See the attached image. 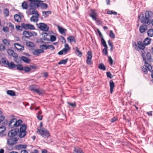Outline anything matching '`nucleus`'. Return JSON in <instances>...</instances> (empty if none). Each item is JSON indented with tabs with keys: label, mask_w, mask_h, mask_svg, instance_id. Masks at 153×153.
<instances>
[{
	"label": "nucleus",
	"mask_w": 153,
	"mask_h": 153,
	"mask_svg": "<svg viewBox=\"0 0 153 153\" xmlns=\"http://www.w3.org/2000/svg\"><path fill=\"white\" fill-rule=\"evenodd\" d=\"M6 67H7L9 69H13L15 68L16 67V65L13 62H8L7 64V66H6Z\"/></svg>",
	"instance_id": "nucleus-21"
},
{
	"label": "nucleus",
	"mask_w": 153,
	"mask_h": 153,
	"mask_svg": "<svg viewBox=\"0 0 153 153\" xmlns=\"http://www.w3.org/2000/svg\"><path fill=\"white\" fill-rule=\"evenodd\" d=\"M107 48H105L103 49L102 51L103 53V54H105V55H106L108 54V52L107 50Z\"/></svg>",
	"instance_id": "nucleus-57"
},
{
	"label": "nucleus",
	"mask_w": 153,
	"mask_h": 153,
	"mask_svg": "<svg viewBox=\"0 0 153 153\" xmlns=\"http://www.w3.org/2000/svg\"><path fill=\"white\" fill-rule=\"evenodd\" d=\"M1 62L3 64L5 65V66L6 67V66H7V64H8L9 62L6 58H2L1 59Z\"/></svg>",
	"instance_id": "nucleus-35"
},
{
	"label": "nucleus",
	"mask_w": 153,
	"mask_h": 153,
	"mask_svg": "<svg viewBox=\"0 0 153 153\" xmlns=\"http://www.w3.org/2000/svg\"><path fill=\"white\" fill-rule=\"evenodd\" d=\"M14 46L15 48L17 50H20L21 51H23L24 49V48L23 46H21L18 43H16L14 44Z\"/></svg>",
	"instance_id": "nucleus-19"
},
{
	"label": "nucleus",
	"mask_w": 153,
	"mask_h": 153,
	"mask_svg": "<svg viewBox=\"0 0 153 153\" xmlns=\"http://www.w3.org/2000/svg\"><path fill=\"white\" fill-rule=\"evenodd\" d=\"M31 70L30 68L28 67H25L23 68V71L25 73H27Z\"/></svg>",
	"instance_id": "nucleus-48"
},
{
	"label": "nucleus",
	"mask_w": 153,
	"mask_h": 153,
	"mask_svg": "<svg viewBox=\"0 0 153 153\" xmlns=\"http://www.w3.org/2000/svg\"><path fill=\"white\" fill-rule=\"evenodd\" d=\"M22 6L23 9H27L28 7L27 4L25 1L22 3Z\"/></svg>",
	"instance_id": "nucleus-45"
},
{
	"label": "nucleus",
	"mask_w": 153,
	"mask_h": 153,
	"mask_svg": "<svg viewBox=\"0 0 153 153\" xmlns=\"http://www.w3.org/2000/svg\"><path fill=\"white\" fill-rule=\"evenodd\" d=\"M32 14H35L36 15V16H39V14L36 10L33 9L32 11Z\"/></svg>",
	"instance_id": "nucleus-58"
},
{
	"label": "nucleus",
	"mask_w": 153,
	"mask_h": 153,
	"mask_svg": "<svg viewBox=\"0 0 153 153\" xmlns=\"http://www.w3.org/2000/svg\"><path fill=\"white\" fill-rule=\"evenodd\" d=\"M50 40L51 42H54L56 40V37L54 35H51L50 39Z\"/></svg>",
	"instance_id": "nucleus-54"
},
{
	"label": "nucleus",
	"mask_w": 153,
	"mask_h": 153,
	"mask_svg": "<svg viewBox=\"0 0 153 153\" xmlns=\"http://www.w3.org/2000/svg\"><path fill=\"white\" fill-rule=\"evenodd\" d=\"M142 72L145 74H147L148 73L147 69L146 68H144L143 66L142 68Z\"/></svg>",
	"instance_id": "nucleus-55"
},
{
	"label": "nucleus",
	"mask_w": 153,
	"mask_h": 153,
	"mask_svg": "<svg viewBox=\"0 0 153 153\" xmlns=\"http://www.w3.org/2000/svg\"><path fill=\"white\" fill-rule=\"evenodd\" d=\"M23 28L25 29H30L32 30H34L35 28L34 26L30 24H25V23H22L21 24Z\"/></svg>",
	"instance_id": "nucleus-9"
},
{
	"label": "nucleus",
	"mask_w": 153,
	"mask_h": 153,
	"mask_svg": "<svg viewBox=\"0 0 153 153\" xmlns=\"http://www.w3.org/2000/svg\"><path fill=\"white\" fill-rule=\"evenodd\" d=\"M67 103L70 105L72 107L75 108L76 106V102H74V103H72L69 102H68Z\"/></svg>",
	"instance_id": "nucleus-52"
},
{
	"label": "nucleus",
	"mask_w": 153,
	"mask_h": 153,
	"mask_svg": "<svg viewBox=\"0 0 153 153\" xmlns=\"http://www.w3.org/2000/svg\"><path fill=\"white\" fill-rule=\"evenodd\" d=\"M16 67L17 70L21 71H23L24 67L22 65L17 64L16 65Z\"/></svg>",
	"instance_id": "nucleus-40"
},
{
	"label": "nucleus",
	"mask_w": 153,
	"mask_h": 153,
	"mask_svg": "<svg viewBox=\"0 0 153 153\" xmlns=\"http://www.w3.org/2000/svg\"><path fill=\"white\" fill-rule=\"evenodd\" d=\"M153 13L150 11H147L145 14H142L138 16L140 22L143 24L149 25L151 22L153 26Z\"/></svg>",
	"instance_id": "nucleus-1"
},
{
	"label": "nucleus",
	"mask_w": 153,
	"mask_h": 153,
	"mask_svg": "<svg viewBox=\"0 0 153 153\" xmlns=\"http://www.w3.org/2000/svg\"><path fill=\"white\" fill-rule=\"evenodd\" d=\"M57 27L59 33L65 36L66 35V32L67 31V29L63 28L59 25H57Z\"/></svg>",
	"instance_id": "nucleus-12"
},
{
	"label": "nucleus",
	"mask_w": 153,
	"mask_h": 153,
	"mask_svg": "<svg viewBox=\"0 0 153 153\" xmlns=\"http://www.w3.org/2000/svg\"><path fill=\"white\" fill-rule=\"evenodd\" d=\"M147 59L148 61H150L152 59L151 54L149 53H147L146 55Z\"/></svg>",
	"instance_id": "nucleus-53"
},
{
	"label": "nucleus",
	"mask_w": 153,
	"mask_h": 153,
	"mask_svg": "<svg viewBox=\"0 0 153 153\" xmlns=\"http://www.w3.org/2000/svg\"><path fill=\"white\" fill-rule=\"evenodd\" d=\"M101 43L105 48H108L106 42L103 38H101Z\"/></svg>",
	"instance_id": "nucleus-42"
},
{
	"label": "nucleus",
	"mask_w": 153,
	"mask_h": 153,
	"mask_svg": "<svg viewBox=\"0 0 153 153\" xmlns=\"http://www.w3.org/2000/svg\"><path fill=\"white\" fill-rule=\"evenodd\" d=\"M74 151L75 153H84L82 149L80 148L74 147Z\"/></svg>",
	"instance_id": "nucleus-27"
},
{
	"label": "nucleus",
	"mask_w": 153,
	"mask_h": 153,
	"mask_svg": "<svg viewBox=\"0 0 153 153\" xmlns=\"http://www.w3.org/2000/svg\"><path fill=\"white\" fill-rule=\"evenodd\" d=\"M90 10L91 13L89 15L92 18L93 20L97 22H99L100 21L97 19V14L95 10L91 9Z\"/></svg>",
	"instance_id": "nucleus-4"
},
{
	"label": "nucleus",
	"mask_w": 153,
	"mask_h": 153,
	"mask_svg": "<svg viewBox=\"0 0 153 153\" xmlns=\"http://www.w3.org/2000/svg\"><path fill=\"white\" fill-rule=\"evenodd\" d=\"M26 45L27 46L30 47H33L35 45L33 43L30 42H27L26 43Z\"/></svg>",
	"instance_id": "nucleus-38"
},
{
	"label": "nucleus",
	"mask_w": 153,
	"mask_h": 153,
	"mask_svg": "<svg viewBox=\"0 0 153 153\" xmlns=\"http://www.w3.org/2000/svg\"><path fill=\"white\" fill-rule=\"evenodd\" d=\"M22 123V121L21 120L19 119L17 120L16 119V118L15 123L13 125L15 126V127H17L20 126H21L22 125L21 124Z\"/></svg>",
	"instance_id": "nucleus-18"
},
{
	"label": "nucleus",
	"mask_w": 153,
	"mask_h": 153,
	"mask_svg": "<svg viewBox=\"0 0 153 153\" xmlns=\"http://www.w3.org/2000/svg\"><path fill=\"white\" fill-rule=\"evenodd\" d=\"M37 27L42 31H47L49 30V27L46 24L43 23H40L39 24H36Z\"/></svg>",
	"instance_id": "nucleus-5"
},
{
	"label": "nucleus",
	"mask_w": 153,
	"mask_h": 153,
	"mask_svg": "<svg viewBox=\"0 0 153 153\" xmlns=\"http://www.w3.org/2000/svg\"><path fill=\"white\" fill-rule=\"evenodd\" d=\"M70 49L71 48L69 47L68 45V44H66L65 45V48L62 50L64 52V54H66Z\"/></svg>",
	"instance_id": "nucleus-16"
},
{
	"label": "nucleus",
	"mask_w": 153,
	"mask_h": 153,
	"mask_svg": "<svg viewBox=\"0 0 153 153\" xmlns=\"http://www.w3.org/2000/svg\"><path fill=\"white\" fill-rule=\"evenodd\" d=\"M92 57V54L91 51H88L87 54L86 60V63L89 65H91L92 64L91 59Z\"/></svg>",
	"instance_id": "nucleus-8"
},
{
	"label": "nucleus",
	"mask_w": 153,
	"mask_h": 153,
	"mask_svg": "<svg viewBox=\"0 0 153 153\" xmlns=\"http://www.w3.org/2000/svg\"><path fill=\"white\" fill-rule=\"evenodd\" d=\"M145 64L144 65V66L149 71H151L152 68L151 65L146 61H145Z\"/></svg>",
	"instance_id": "nucleus-28"
},
{
	"label": "nucleus",
	"mask_w": 153,
	"mask_h": 153,
	"mask_svg": "<svg viewBox=\"0 0 153 153\" xmlns=\"http://www.w3.org/2000/svg\"><path fill=\"white\" fill-rule=\"evenodd\" d=\"M109 85L110 87V92L111 94H112L114 88L115 87L114 83L112 80H111L110 81Z\"/></svg>",
	"instance_id": "nucleus-15"
},
{
	"label": "nucleus",
	"mask_w": 153,
	"mask_h": 153,
	"mask_svg": "<svg viewBox=\"0 0 153 153\" xmlns=\"http://www.w3.org/2000/svg\"><path fill=\"white\" fill-rule=\"evenodd\" d=\"M7 52L8 54L10 56L14 52L11 49H8Z\"/></svg>",
	"instance_id": "nucleus-64"
},
{
	"label": "nucleus",
	"mask_w": 153,
	"mask_h": 153,
	"mask_svg": "<svg viewBox=\"0 0 153 153\" xmlns=\"http://www.w3.org/2000/svg\"><path fill=\"white\" fill-rule=\"evenodd\" d=\"M137 45L138 48L139 49L144 50L145 48V45H144V43H143L141 41H139L137 42Z\"/></svg>",
	"instance_id": "nucleus-13"
},
{
	"label": "nucleus",
	"mask_w": 153,
	"mask_h": 153,
	"mask_svg": "<svg viewBox=\"0 0 153 153\" xmlns=\"http://www.w3.org/2000/svg\"><path fill=\"white\" fill-rule=\"evenodd\" d=\"M51 13V12L50 11H44L42 12L43 16H44L45 18L48 16Z\"/></svg>",
	"instance_id": "nucleus-32"
},
{
	"label": "nucleus",
	"mask_w": 153,
	"mask_h": 153,
	"mask_svg": "<svg viewBox=\"0 0 153 153\" xmlns=\"http://www.w3.org/2000/svg\"><path fill=\"white\" fill-rule=\"evenodd\" d=\"M98 68L100 69L103 71H105L106 69L105 66L102 63H100L99 65Z\"/></svg>",
	"instance_id": "nucleus-30"
},
{
	"label": "nucleus",
	"mask_w": 153,
	"mask_h": 153,
	"mask_svg": "<svg viewBox=\"0 0 153 153\" xmlns=\"http://www.w3.org/2000/svg\"><path fill=\"white\" fill-rule=\"evenodd\" d=\"M147 34L149 37H152L153 36V29H149L148 31Z\"/></svg>",
	"instance_id": "nucleus-34"
},
{
	"label": "nucleus",
	"mask_w": 153,
	"mask_h": 153,
	"mask_svg": "<svg viewBox=\"0 0 153 153\" xmlns=\"http://www.w3.org/2000/svg\"><path fill=\"white\" fill-rule=\"evenodd\" d=\"M21 59L24 62L26 63H28L30 62V59L26 57L22 56L20 57Z\"/></svg>",
	"instance_id": "nucleus-17"
},
{
	"label": "nucleus",
	"mask_w": 153,
	"mask_h": 153,
	"mask_svg": "<svg viewBox=\"0 0 153 153\" xmlns=\"http://www.w3.org/2000/svg\"><path fill=\"white\" fill-rule=\"evenodd\" d=\"M55 49V47L54 46L52 45H47V49H51V50H53Z\"/></svg>",
	"instance_id": "nucleus-49"
},
{
	"label": "nucleus",
	"mask_w": 153,
	"mask_h": 153,
	"mask_svg": "<svg viewBox=\"0 0 153 153\" xmlns=\"http://www.w3.org/2000/svg\"><path fill=\"white\" fill-rule=\"evenodd\" d=\"M7 94L11 96H14L15 95V92L12 90H8L7 91Z\"/></svg>",
	"instance_id": "nucleus-39"
},
{
	"label": "nucleus",
	"mask_w": 153,
	"mask_h": 153,
	"mask_svg": "<svg viewBox=\"0 0 153 153\" xmlns=\"http://www.w3.org/2000/svg\"><path fill=\"white\" fill-rule=\"evenodd\" d=\"M3 43L6 45H10V42L9 40L6 39H4L3 40Z\"/></svg>",
	"instance_id": "nucleus-41"
},
{
	"label": "nucleus",
	"mask_w": 153,
	"mask_h": 153,
	"mask_svg": "<svg viewBox=\"0 0 153 153\" xmlns=\"http://www.w3.org/2000/svg\"><path fill=\"white\" fill-rule=\"evenodd\" d=\"M14 19L17 22H20L21 21L20 16L18 14H15L14 16Z\"/></svg>",
	"instance_id": "nucleus-29"
},
{
	"label": "nucleus",
	"mask_w": 153,
	"mask_h": 153,
	"mask_svg": "<svg viewBox=\"0 0 153 153\" xmlns=\"http://www.w3.org/2000/svg\"><path fill=\"white\" fill-rule=\"evenodd\" d=\"M108 60L109 61V63L110 65H112L113 64V60L111 56L108 57Z\"/></svg>",
	"instance_id": "nucleus-63"
},
{
	"label": "nucleus",
	"mask_w": 153,
	"mask_h": 153,
	"mask_svg": "<svg viewBox=\"0 0 153 153\" xmlns=\"http://www.w3.org/2000/svg\"><path fill=\"white\" fill-rule=\"evenodd\" d=\"M33 90L34 91L39 95L42 94L44 93L43 91L40 88L36 89L35 90Z\"/></svg>",
	"instance_id": "nucleus-31"
},
{
	"label": "nucleus",
	"mask_w": 153,
	"mask_h": 153,
	"mask_svg": "<svg viewBox=\"0 0 153 153\" xmlns=\"http://www.w3.org/2000/svg\"><path fill=\"white\" fill-rule=\"evenodd\" d=\"M17 140L16 138L10 137V139H7V143L10 145H13L16 143Z\"/></svg>",
	"instance_id": "nucleus-11"
},
{
	"label": "nucleus",
	"mask_w": 153,
	"mask_h": 153,
	"mask_svg": "<svg viewBox=\"0 0 153 153\" xmlns=\"http://www.w3.org/2000/svg\"><path fill=\"white\" fill-rule=\"evenodd\" d=\"M5 49V47L3 44H0V50L4 51Z\"/></svg>",
	"instance_id": "nucleus-59"
},
{
	"label": "nucleus",
	"mask_w": 153,
	"mask_h": 153,
	"mask_svg": "<svg viewBox=\"0 0 153 153\" xmlns=\"http://www.w3.org/2000/svg\"><path fill=\"white\" fill-rule=\"evenodd\" d=\"M19 132V129L16 128L9 131L8 134V135L10 137H13L15 136Z\"/></svg>",
	"instance_id": "nucleus-7"
},
{
	"label": "nucleus",
	"mask_w": 153,
	"mask_h": 153,
	"mask_svg": "<svg viewBox=\"0 0 153 153\" xmlns=\"http://www.w3.org/2000/svg\"><path fill=\"white\" fill-rule=\"evenodd\" d=\"M16 28L17 30L21 31L22 30V28H23L22 26H21L18 25H16Z\"/></svg>",
	"instance_id": "nucleus-60"
},
{
	"label": "nucleus",
	"mask_w": 153,
	"mask_h": 153,
	"mask_svg": "<svg viewBox=\"0 0 153 153\" xmlns=\"http://www.w3.org/2000/svg\"><path fill=\"white\" fill-rule=\"evenodd\" d=\"M27 146L26 145H23L19 144L17 145V148L19 149H22L23 148L26 149Z\"/></svg>",
	"instance_id": "nucleus-46"
},
{
	"label": "nucleus",
	"mask_w": 153,
	"mask_h": 153,
	"mask_svg": "<svg viewBox=\"0 0 153 153\" xmlns=\"http://www.w3.org/2000/svg\"><path fill=\"white\" fill-rule=\"evenodd\" d=\"M76 50L75 51V53L76 55L79 57H81L82 55V52L79 51L77 47H76Z\"/></svg>",
	"instance_id": "nucleus-25"
},
{
	"label": "nucleus",
	"mask_w": 153,
	"mask_h": 153,
	"mask_svg": "<svg viewBox=\"0 0 153 153\" xmlns=\"http://www.w3.org/2000/svg\"><path fill=\"white\" fill-rule=\"evenodd\" d=\"M2 112L0 110V124L4 119L5 117L4 116L1 115Z\"/></svg>",
	"instance_id": "nucleus-47"
},
{
	"label": "nucleus",
	"mask_w": 153,
	"mask_h": 153,
	"mask_svg": "<svg viewBox=\"0 0 153 153\" xmlns=\"http://www.w3.org/2000/svg\"><path fill=\"white\" fill-rule=\"evenodd\" d=\"M27 127V125L25 124H23L20 126L18 133V136L20 138H21L24 137L26 134L27 132L26 130Z\"/></svg>",
	"instance_id": "nucleus-2"
},
{
	"label": "nucleus",
	"mask_w": 153,
	"mask_h": 153,
	"mask_svg": "<svg viewBox=\"0 0 153 153\" xmlns=\"http://www.w3.org/2000/svg\"><path fill=\"white\" fill-rule=\"evenodd\" d=\"M15 120L16 118H12L10 120V122L8 123V126L9 128H12L15 127V126H14L13 125L15 123Z\"/></svg>",
	"instance_id": "nucleus-14"
},
{
	"label": "nucleus",
	"mask_w": 153,
	"mask_h": 153,
	"mask_svg": "<svg viewBox=\"0 0 153 153\" xmlns=\"http://www.w3.org/2000/svg\"><path fill=\"white\" fill-rule=\"evenodd\" d=\"M33 55L38 56L39 54L40 53V49H35L33 51Z\"/></svg>",
	"instance_id": "nucleus-36"
},
{
	"label": "nucleus",
	"mask_w": 153,
	"mask_h": 153,
	"mask_svg": "<svg viewBox=\"0 0 153 153\" xmlns=\"http://www.w3.org/2000/svg\"><path fill=\"white\" fill-rule=\"evenodd\" d=\"M38 16H33L31 18L30 20L31 22H37L38 21Z\"/></svg>",
	"instance_id": "nucleus-33"
},
{
	"label": "nucleus",
	"mask_w": 153,
	"mask_h": 153,
	"mask_svg": "<svg viewBox=\"0 0 153 153\" xmlns=\"http://www.w3.org/2000/svg\"><path fill=\"white\" fill-rule=\"evenodd\" d=\"M37 133L45 138H47L50 136L49 132L47 129L43 128L41 129L38 128Z\"/></svg>",
	"instance_id": "nucleus-3"
},
{
	"label": "nucleus",
	"mask_w": 153,
	"mask_h": 153,
	"mask_svg": "<svg viewBox=\"0 0 153 153\" xmlns=\"http://www.w3.org/2000/svg\"><path fill=\"white\" fill-rule=\"evenodd\" d=\"M47 45H46L43 44L39 46L40 48H42V49L46 50L47 49Z\"/></svg>",
	"instance_id": "nucleus-62"
},
{
	"label": "nucleus",
	"mask_w": 153,
	"mask_h": 153,
	"mask_svg": "<svg viewBox=\"0 0 153 153\" xmlns=\"http://www.w3.org/2000/svg\"><path fill=\"white\" fill-rule=\"evenodd\" d=\"M146 30V26L145 25L141 26L139 28V31L141 33H143Z\"/></svg>",
	"instance_id": "nucleus-22"
},
{
	"label": "nucleus",
	"mask_w": 153,
	"mask_h": 153,
	"mask_svg": "<svg viewBox=\"0 0 153 153\" xmlns=\"http://www.w3.org/2000/svg\"><path fill=\"white\" fill-rule=\"evenodd\" d=\"M109 36L111 38L113 39H114L115 37V35L113 31L111 30L110 31Z\"/></svg>",
	"instance_id": "nucleus-51"
},
{
	"label": "nucleus",
	"mask_w": 153,
	"mask_h": 153,
	"mask_svg": "<svg viewBox=\"0 0 153 153\" xmlns=\"http://www.w3.org/2000/svg\"><path fill=\"white\" fill-rule=\"evenodd\" d=\"M67 39L69 40V42L71 43L74 42V43H75L76 42V40L73 36H69L67 38Z\"/></svg>",
	"instance_id": "nucleus-26"
},
{
	"label": "nucleus",
	"mask_w": 153,
	"mask_h": 153,
	"mask_svg": "<svg viewBox=\"0 0 153 153\" xmlns=\"http://www.w3.org/2000/svg\"><path fill=\"white\" fill-rule=\"evenodd\" d=\"M151 39L149 38H146L143 40V43L145 45H147L150 44L151 42Z\"/></svg>",
	"instance_id": "nucleus-20"
},
{
	"label": "nucleus",
	"mask_w": 153,
	"mask_h": 153,
	"mask_svg": "<svg viewBox=\"0 0 153 153\" xmlns=\"http://www.w3.org/2000/svg\"><path fill=\"white\" fill-rule=\"evenodd\" d=\"M108 42L109 45L110 46V50L111 51H112L113 49L114 46L112 43L111 42L110 40L108 41Z\"/></svg>",
	"instance_id": "nucleus-43"
},
{
	"label": "nucleus",
	"mask_w": 153,
	"mask_h": 153,
	"mask_svg": "<svg viewBox=\"0 0 153 153\" xmlns=\"http://www.w3.org/2000/svg\"><path fill=\"white\" fill-rule=\"evenodd\" d=\"M5 127L3 126L0 127V136L2 137L4 135V131L5 130Z\"/></svg>",
	"instance_id": "nucleus-24"
},
{
	"label": "nucleus",
	"mask_w": 153,
	"mask_h": 153,
	"mask_svg": "<svg viewBox=\"0 0 153 153\" xmlns=\"http://www.w3.org/2000/svg\"><path fill=\"white\" fill-rule=\"evenodd\" d=\"M22 34L25 37L28 38L31 36H36L37 35V33L33 31L29 32L24 31L23 32Z\"/></svg>",
	"instance_id": "nucleus-6"
},
{
	"label": "nucleus",
	"mask_w": 153,
	"mask_h": 153,
	"mask_svg": "<svg viewBox=\"0 0 153 153\" xmlns=\"http://www.w3.org/2000/svg\"><path fill=\"white\" fill-rule=\"evenodd\" d=\"M40 4L39 5V7L42 9H46L48 7V5L46 3H43L42 1L40 0Z\"/></svg>",
	"instance_id": "nucleus-23"
},
{
	"label": "nucleus",
	"mask_w": 153,
	"mask_h": 153,
	"mask_svg": "<svg viewBox=\"0 0 153 153\" xmlns=\"http://www.w3.org/2000/svg\"><path fill=\"white\" fill-rule=\"evenodd\" d=\"M107 13L108 14L111 15V14H114V15H117V13L116 12L112 10L108 11L107 12Z\"/></svg>",
	"instance_id": "nucleus-50"
},
{
	"label": "nucleus",
	"mask_w": 153,
	"mask_h": 153,
	"mask_svg": "<svg viewBox=\"0 0 153 153\" xmlns=\"http://www.w3.org/2000/svg\"><path fill=\"white\" fill-rule=\"evenodd\" d=\"M68 60V58H67L65 59H62L58 63V64L60 65L62 64H65L67 62Z\"/></svg>",
	"instance_id": "nucleus-37"
},
{
	"label": "nucleus",
	"mask_w": 153,
	"mask_h": 153,
	"mask_svg": "<svg viewBox=\"0 0 153 153\" xmlns=\"http://www.w3.org/2000/svg\"><path fill=\"white\" fill-rule=\"evenodd\" d=\"M39 4H40V0H33L31 1L30 2L29 4V6L31 7L32 8L36 6L39 7Z\"/></svg>",
	"instance_id": "nucleus-10"
},
{
	"label": "nucleus",
	"mask_w": 153,
	"mask_h": 153,
	"mask_svg": "<svg viewBox=\"0 0 153 153\" xmlns=\"http://www.w3.org/2000/svg\"><path fill=\"white\" fill-rule=\"evenodd\" d=\"M4 16L5 17L8 16L9 15V11L7 8H5L4 10Z\"/></svg>",
	"instance_id": "nucleus-44"
},
{
	"label": "nucleus",
	"mask_w": 153,
	"mask_h": 153,
	"mask_svg": "<svg viewBox=\"0 0 153 153\" xmlns=\"http://www.w3.org/2000/svg\"><path fill=\"white\" fill-rule=\"evenodd\" d=\"M29 89L31 91H34L33 90H35L36 89V86L34 85H32L31 86H30L29 87Z\"/></svg>",
	"instance_id": "nucleus-61"
},
{
	"label": "nucleus",
	"mask_w": 153,
	"mask_h": 153,
	"mask_svg": "<svg viewBox=\"0 0 153 153\" xmlns=\"http://www.w3.org/2000/svg\"><path fill=\"white\" fill-rule=\"evenodd\" d=\"M106 74L108 77L110 79H111L113 77L112 76V74L110 72H107L106 73Z\"/></svg>",
	"instance_id": "nucleus-56"
}]
</instances>
